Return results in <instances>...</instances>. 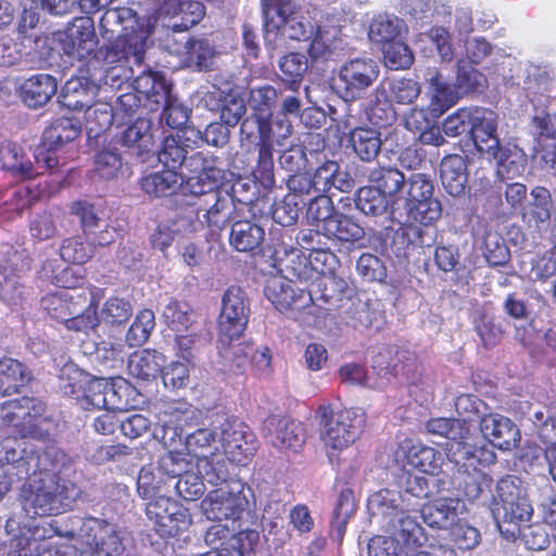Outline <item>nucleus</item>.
I'll return each instance as SVG.
<instances>
[{
    "label": "nucleus",
    "mask_w": 556,
    "mask_h": 556,
    "mask_svg": "<svg viewBox=\"0 0 556 556\" xmlns=\"http://www.w3.org/2000/svg\"><path fill=\"white\" fill-rule=\"evenodd\" d=\"M163 42L164 48L173 54L185 52L189 64L194 65L199 71L212 68L216 51L208 39L198 38L178 42L174 38L170 40V34H166Z\"/></svg>",
    "instance_id": "obj_27"
},
{
    "label": "nucleus",
    "mask_w": 556,
    "mask_h": 556,
    "mask_svg": "<svg viewBox=\"0 0 556 556\" xmlns=\"http://www.w3.org/2000/svg\"><path fill=\"white\" fill-rule=\"evenodd\" d=\"M317 26L312 22L308 13L298 5L294 13L279 26V36L292 40H308L315 34Z\"/></svg>",
    "instance_id": "obj_60"
},
{
    "label": "nucleus",
    "mask_w": 556,
    "mask_h": 556,
    "mask_svg": "<svg viewBox=\"0 0 556 556\" xmlns=\"http://www.w3.org/2000/svg\"><path fill=\"white\" fill-rule=\"evenodd\" d=\"M265 229L256 222L241 219L231 225L229 243L238 252L257 254L262 252Z\"/></svg>",
    "instance_id": "obj_31"
},
{
    "label": "nucleus",
    "mask_w": 556,
    "mask_h": 556,
    "mask_svg": "<svg viewBox=\"0 0 556 556\" xmlns=\"http://www.w3.org/2000/svg\"><path fill=\"white\" fill-rule=\"evenodd\" d=\"M0 163L3 169L12 172L21 178H33L46 172L29 160H24L23 148L11 141L0 146Z\"/></svg>",
    "instance_id": "obj_38"
},
{
    "label": "nucleus",
    "mask_w": 556,
    "mask_h": 556,
    "mask_svg": "<svg viewBox=\"0 0 556 556\" xmlns=\"http://www.w3.org/2000/svg\"><path fill=\"white\" fill-rule=\"evenodd\" d=\"M77 549L75 545L63 546L59 541L50 538L42 542H38L36 539H30L26 535H17L11 538L8 543H4L0 547V554H7L8 556H42L48 554L49 556H72Z\"/></svg>",
    "instance_id": "obj_24"
},
{
    "label": "nucleus",
    "mask_w": 556,
    "mask_h": 556,
    "mask_svg": "<svg viewBox=\"0 0 556 556\" xmlns=\"http://www.w3.org/2000/svg\"><path fill=\"white\" fill-rule=\"evenodd\" d=\"M328 238H330L333 248L339 250H351L355 247L362 248L365 240V229L351 216L343 213H337L328 220L326 227L321 228Z\"/></svg>",
    "instance_id": "obj_26"
},
{
    "label": "nucleus",
    "mask_w": 556,
    "mask_h": 556,
    "mask_svg": "<svg viewBox=\"0 0 556 556\" xmlns=\"http://www.w3.org/2000/svg\"><path fill=\"white\" fill-rule=\"evenodd\" d=\"M40 477H62L73 469L74 460L62 448L51 445L40 454Z\"/></svg>",
    "instance_id": "obj_61"
},
{
    "label": "nucleus",
    "mask_w": 556,
    "mask_h": 556,
    "mask_svg": "<svg viewBox=\"0 0 556 556\" xmlns=\"http://www.w3.org/2000/svg\"><path fill=\"white\" fill-rule=\"evenodd\" d=\"M355 207L366 216L379 217L387 215L392 206V200L384 197L372 186L362 187L355 193Z\"/></svg>",
    "instance_id": "obj_54"
},
{
    "label": "nucleus",
    "mask_w": 556,
    "mask_h": 556,
    "mask_svg": "<svg viewBox=\"0 0 556 556\" xmlns=\"http://www.w3.org/2000/svg\"><path fill=\"white\" fill-rule=\"evenodd\" d=\"M99 30L110 43L98 49L97 58H105L112 63L129 53L137 62L144 60L149 33L144 21L132 9H106L99 21Z\"/></svg>",
    "instance_id": "obj_3"
},
{
    "label": "nucleus",
    "mask_w": 556,
    "mask_h": 556,
    "mask_svg": "<svg viewBox=\"0 0 556 556\" xmlns=\"http://www.w3.org/2000/svg\"><path fill=\"white\" fill-rule=\"evenodd\" d=\"M79 538L88 549L80 554L94 553L99 556H119L125 547L116 527L106 520L89 517L81 522Z\"/></svg>",
    "instance_id": "obj_14"
},
{
    "label": "nucleus",
    "mask_w": 556,
    "mask_h": 556,
    "mask_svg": "<svg viewBox=\"0 0 556 556\" xmlns=\"http://www.w3.org/2000/svg\"><path fill=\"white\" fill-rule=\"evenodd\" d=\"M156 155L167 169L180 170L178 174L182 176L194 174V177H189L188 187L192 184H220L226 179V170L219 166L218 159L198 151L185 135L167 136Z\"/></svg>",
    "instance_id": "obj_4"
},
{
    "label": "nucleus",
    "mask_w": 556,
    "mask_h": 556,
    "mask_svg": "<svg viewBox=\"0 0 556 556\" xmlns=\"http://www.w3.org/2000/svg\"><path fill=\"white\" fill-rule=\"evenodd\" d=\"M279 97L280 91L269 84L250 87L247 103L252 110L256 122L271 116L274 109L278 104Z\"/></svg>",
    "instance_id": "obj_46"
},
{
    "label": "nucleus",
    "mask_w": 556,
    "mask_h": 556,
    "mask_svg": "<svg viewBox=\"0 0 556 556\" xmlns=\"http://www.w3.org/2000/svg\"><path fill=\"white\" fill-rule=\"evenodd\" d=\"M92 362L99 366V370H116L123 367L128 353L121 342L101 341L94 345L91 352Z\"/></svg>",
    "instance_id": "obj_58"
},
{
    "label": "nucleus",
    "mask_w": 556,
    "mask_h": 556,
    "mask_svg": "<svg viewBox=\"0 0 556 556\" xmlns=\"http://www.w3.org/2000/svg\"><path fill=\"white\" fill-rule=\"evenodd\" d=\"M264 432L269 443L277 448L296 451L303 445L306 438L303 425L286 417H268L264 422Z\"/></svg>",
    "instance_id": "obj_25"
},
{
    "label": "nucleus",
    "mask_w": 556,
    "mask_h": 556,
    "mask_svg": "<svg viewBox=\"0 0 556 556\" xmlns=\"http://www.w3.org/2000/svg\"><path fill=\"white\" fill-rule=\"evenodd\" d=\"M387 87V99L401 105L412 104L420 94V85L412 78H391L381 83Z\"/></svg>",
    "instance_id": "obj_64"
},
{
    "label": "nucleus",
    "mask_w": 556,
    "mask_h": 556,
    "mask_svg": "<svg viewBox=\"0 0 556 556\" xmlns=\"http://www.w3.org/2000/svg\"><path fill=\"white\" fill-rule=\"evenodd\" d=\"M80 494V488L63 477L34 478L28 482L24 508L38 516L58 515L70 509Z\"/></svg>",
    "instance_id": "obj_6"
},
{
    "label": "nucleus",
    "mask_w": 556,
    "mask_h": 556,
    "mask_svg": "<svg viewBox=\"0 0 556 556\" xmlns=\"http://www.w3.org/2000/svg\"><path fill=\"white\" fill-rule=\"evenodd\" d=\"M355 509L353 492L349 489L342 490L339 494L330 521L329 534L333 542L340 543L342 541L346 525L354 516Z\"/></svg>",
    "instance_id": "obj_53"
},
{
    "label": "nucleus",
    "mask_w": 556,
    "mask_h": 556,
    "mask_svg": "<svg viewBox=\"0 0 556 556\" xmlns=\"http://www.w3.org/2000/svg\"><path fill=\"white\" fill-rule=\"evenodd\" d=\"M480 430L493 446L503 451L517 447L521 439L520 431L513 420L496 413L481 417Z\"/></svg>",
    "instance_id": "obj_21"
},
{
    "label": "nucleus",
    "mask_w": 556,
    "mask_h": 556,
    "mask_svg": "<svg viewBox=\"0 0 556 556\" xmlns=\"http://www.w3.org/2000/svg\"><path fill=\"white\" fill-rule=\"evenodd\" d=\"M46 405L42 401L23 396L8 404L5 419L14 426L30 425L31 421L45 413Z\"/></svg>",
    "instance_id": "obj_55"
},
{
    "label": "nucleus",
    "mask_w": 556,
    "mask_h": 556,
    "mask_svg": "<svg viewBox=\"0 0 556 556\" xmlns=\"http://www.w3.org/2000/svg\"><path fill=\"white\" fill-rule=\"evenodd\" d=\"M554 210L552 193L542 186L530 191V200L522 214L523 220L530 226L542 228L548 225Z\"/></svg>",
    "instance_id": "obj_37"
},
{
    "label": "nucleus",
    "mask_w": 556,
    "mask_h": 556,
    "mask_svg": "<svg viewBox=\"0 0 556 556\" xmlns=\"http://www.w3.org/2000/svg\"><path fill=\"white\" fill-rule=\"evenodd\" d=\"M418 501L422 520L431 528L450 529L457 523L458 515L464 504L458 498L441 497L428 504Z\"/></svg>",
    "instance_id": "obj_28"
},
{
    "label": "nucleus",
    "mask_w": 556,
    "mask_h": 556,
    "mask_svg": "<svg viewBox=\"0 0 556 556\" xmlns=\"http://www.w3.org/2000/svg\"><path fill=\"white\" fill-rule=\"evenodd\" d=\"M340 314L345 323L355 329L379 330L382 325L380 312L372 309L367 302L357 298H352Z\"/></svg>",
    "instance_id": "obj_40"
},
{
    "label": "nucleus",
    "mask_w": 556,
    "mask_h": 556,
    "mask_svg": "<svg viewBox=\"0 0 556 556\" xmlns=\"http://www.w3.org/2000/svg\"><path fill=\"white\" fill-rule=\"evenodd\" d=\"M497 125L498 117L495 112L476 108L469 136L476 149L485 157L496 155V149L502 146L497 137Z\"/></svg>",
    "instance_id": "obj_20"
},
{
    "label": "nucleus",
    "mask_w": 556,
    "mask_h": 556,
    "mask_svg": "<svg viewBox=\"0 0 556 556\" xmlns=\"http://www.w3.org/2000/svg\"><path fill=\"white\" fill-rule=\"evenodd\" d=\"M93 87L85 78H71L62 87L59 103L72 111L87 108L92 99Z\"/></svg>",
    "instance_id": "obj_48"
},
{
    "label": "nucleus",
    "mask_w": 556,
    "mask_h": 556,
    "mask_svg": "<svg viewBox=\"0 0 556 556\" xmlns=\"http://www.w3.org/2000/svg\"><path fill=\"white\" fill-rule=\"evenodd\" d=\"M320 438L326 447L341 451L358 438L365 422L364 413L357 408L334 410L330 406L318 409Z\"/></svg>",
    "instance_id": "obj_8"
},
{
    "label": "nucleus",
    "mask_w": 556,
    "mask_h": 556,
    "mask_svg": "<svg viewBox=\"0 0 556 556\" xmlns=\"http://www.w3.org/2000/svg\"><path fill=\"white\" fill-rule=\"evenodd\" d=\"M349 140L355 154L364 162L374 161L382 146L380 131L372 127L352 129Z\"/></svg>",
    "instance_id": "obj_45"
},
{
    "label": "nucleus",
    "mask_w": 556,
    "mask_h": 556,
    "mask_svg": "<svg viewBox=\"0 0 556 556\" xmlns=\"http://www.w3.org/2000/svg\"><path fill=\"white\" fill-rule=\"evenodd\" d=\"M125 59L109 62L105 58H101L106 67L102 75V83L112 89H121L123 85L128 84L134 77V65L140 66L143 61L137 62L135 56L127 53Z\"/></svg>",
    "instance_id": "obj_57"
},
{
    "label": "nucleus",
    "mask_w": 556,
    "mask_h": 556,
    "mask_svg": "<svg viewBox=\"0 0 556 556\" xmlns=\"http://www.w3.org/2000/svg\"><path fill=\"white\" fill-rule=\"evenodd\" d=\"M138 493L143 498H153L162 494L168 495L170 493V484L163 473H160V468L143 467L137 479Z\"/></svg>",
    "instance_id": "obj_62"
},
{
    "label": "nucleus",
    "mask_w": 556,
    "mask_h": 556,
    "mask_svg": "<svg viewBox=\"0 0 556 556\" xmlns=\"http://www.w3.org/2000/svg\"><path fill=\"white\" fill-rule=\"evenodd\" d=\"M253 344L240 342V339L224 341L218 336V356L220 369L226 372L241 375L245 371Z\"/></svg>",
    "instance_id": "obj_32"
},
{
    "label": "nucleus",
    "mask_w": 556,
    "mask_h": 556,
    "mask_svg": "<svg viewBox=\"0 0 556 556\" xmlns=\"http://www.w3.org/2000/svg\"><path fill=\"white\" fill-rule=\"evenodd\" d=\"M264 17L265 41L275 43L279 37V26L294 13L298 8L295 0H261Z\"/></svg>",
    "instance_id": "obj_34"
},
{
    "label": "nucleus",
    "mask_w": 556,
    "mask_h": 556,
    "mask_svg": "<svg viewBox=\"0 0 556 556\" xmlns=\"http://www.w3.org/2000/svg\"><path fill=\"white\" fill-rule=\"evenodd\" d=\"M353 291L349 288L345 280L334 276L321 277L316 283V288L306 293L307 301H321L328 305L327 309H338L341 312L352 299Z\"/></svg>",
    "instance_id": "obj_29"
},
{
    "label": "nucleus",
    "mask_w": 556,
    "mask_h": 556,
    "mask_svg": "<svg viewBox=\"0 0 556 556\" xmlns=\"http://www.w3.org/2000/svg\"><path fill=\"white\" fill-rule=\"evenodd\" d=\"M243 491L244 485L240 481H232L231 484L211 491L201 504L206 518L219 523L225 521L233 532L242 530L237 523L247 513L249 505Z\"/></svg>",
    "instance_id": "obj_9"
},
{
    "label": "nucleus",
    "mask_w": 556,
    "mask_h": 556,
    "mask_svg": "<svg viewBox=\"0 0 556 556\" xmlns=\"http://www.w3.org/2000/svg\"><path fill=\"white\" fill-rule=\"evenodd\" d=\"M4 459L7 465L1 468L0 481L10 482V489L15 481L30 482L34 478L40 477V459L38 453L33 450H7Z\"/></svg>",
    "instance_id": "obj_22"
},
{
    "label": "nucleus",
    "mask_w": 556,
    "mask_h": 556,
    "mask_svg": "<svg viewBox=\"0 0 556 556\" xmlns=\"http://www.w3.org/2000/svg\"><path fill=\"white\" fill-rule=\"evenodd\" d=\"M211 426L219 432L227 459L237 465H247L257 450V441L251 429L227 414H216Z\"/></svg>",
    "instance_id": "obj_10"
},
{
    "label": "nucleus",
    "mask_w": 556,
    "mask_h": 556,
    "mask_svg": "<svg viewBox=\"0 0 556 556\" xmlns=\"http://www.w3.org/2000/svg\"><path fill=\"white\" fill-rule=\"evenodd\" d=\"M256 124L260 139L273 146L283 147L293 130L291 121L285 115L271 114Z\"/></svg>",
    "instance_id": "obj_52"
},
{
    "label": "nucleus",
    "mask_w": 556,
    "mask_h": 556,
    "mask_svg": "<svg viewBox=\"0 0 556 556\" xmlns=\"http://www.w3.org/2000/svg\"><path fill=\"white\" fill-rule=\"evenodd\" d=\"M492 511L501 534L509 541L516 540L522 528H529L533 507L518 477L506 476L497 481Z\"/></svg>",
    "instance_id": "obj_5"
},
{
    "label": "nucleus",
    "mask_w": 556,
    "mask_h": 556,
    "mask_svg": "<svg viewBox=\"0 0 556 556\" xmlns=\"http://www.w3.org/2000/svg\"><path fill=\"white\" fill-rule=\"evenodd\" d=\"M58 91L56 78L49 74H36L21 86V98L25 105L38 109L46 105Z\"/></svg>",
    "instance_id": "obj_33"
},
{
    "label": "nucleus",
    "mask_w": 556,
    "mask_h": 556,
    "mask_svg": "<svg viewBox=\"0 0 556 556\" xmlns=\"http://www.w3.org/2000/svg\"><path fill=\"white\" fill-rule=\"evenodd\" d=\"M184 177L178 172L166 169L144 176L140 186L143 192L151 197H170L181 187Z\"/></svg>",
    "instance_id": "obj_43"
},
{
    "label": "nucleus",
    "mask_w": 556,
    "mask_h": 556,
    "mask_svg": "<svg viewBox=\"0 0 556 556\" xmlns=\"http://www.w3.org/2000/svg\"><path fill=\"white\" fill-rule=\"evenodd\" d=\"M99 39L94 22L90 16L75 17L61 38L65 54L77 60H85L98 52Z\"/></svg>",
    "instance_id": "obj_17"
},
{
    "label": "nucleus",
    "mask_w": 556,
    "mask_h": 556,
    "mask_svg": "<svg viewBox=\"0 0 556 556\" xmlns=\"http://www.w3.org/2000/svg\"><path fill=\"white\" fill-rule=\"evenodd\" d=\"M309 66L308 59L303 53L290 52L282 55L278 61V67L286 88L291 91L298 90Z\"/></svg>",
    "instance_id": "obj_49"
},
{
    "label": "nucleus",
    "mask_w": 556,
    "mask_h": 556,
    "mask_svg": "<svg viewBox=\"0 0 556 556\" xmlns=\"http://www.w3.org/2000/svg\"><path fill=\"white\" fill-rule=\"evenodd\" d=\"M265 295L279 312L300 309L307 301L303 290L296 293L290 282L276 279L266 286Z\"/></svg>",
    "instance_id": "obj_41"
},
{
    "label": "nucleus",
    "mask_w": 556,
    "mask_h": 556,
    "mask_svg": "<svg viewBox=\"0 0 556 556\" xmlns=\"http://www.w3.org/2000/svg\"><path fill=\"white\" fill-rule=\"evenodd\" d=\"M81 126L77 118L59 117L42 134L41 142L34 151L39 168L53 172L64 166L68 160L67 146L80 135Z\"/></svg>",
    "instance_id": "obj_7"
},
{
    "label": "nucleus",
    "mask_w": 556,
    "mask_h": 556,
    "mask_svg": "<svg viewBox=\"0 0 556 556\" xmlns=\"http://www.w3.org/2000/svg\"><path fill=\"white\" fill-rule=\"evenodd\" d=\"M496 155H488V160L496 162V175L502 181L513 180L522 175L526 169V155L518 149L501 146Z\"/></svg>",
    "instance_id": "obj_44"
},
{
    "label": "nucleus",
    "mask_w": 556,
    "mask_h": 556,
    "mask_svg": "<svg viewBox=\"0 0 556 556\" xmlns=\"http://www.w3.org/2000/svg\"><path fill=\"white\" fill-rule=\"evenodd\" d=\"M477 455L453 465V483L469 501L478 500L485 489H490L492 478L477 467Z\"/></svg>",
    "instance_id": "obj_23"
},
{
    "label": "nucleus",
    "mask_w": 556,
    "mask_h": 556,
    "mask_svg": "<svg viewBox=\"0 0 556 556\" xmlns=\"http://www.w3.org/2000/svg\"><path fill=\"white\" fill-rule=\"evenodd\" d=\"M367 180L390 200L406 185V177L395 167L370 168L367 170Z\"/></svg>",
    "instance_id": "obj_51"
},
{
    "label": "nucleus",
    "mask_w": 556,
    "mask_h": 556,
    "mask_svg": "<svg viewBox=\"0 0 556 556\" xmlns=\"http://www.w3.org/2000/svg\"><path fill=\"white\" fill-rule=\"evenodd\" d=\"M399 490L383 488L367 500L369 522L393 536L375 535L367 543L368 556H401L424 546L427 542L424 528L413 516L419 508V500L431 494L424 478L406 471L396 476Z\"/></svg>",
    "instance_id": "obj_1"
},
{
    "label": "nucleus",
    "mask_w": 556,
    "mask_h": 556,
    "mask_svg": "<svg viewBox=\"0 0 556 556\" xmlns=\"http://www.w3.org/2000/svg\"><path fill=\"white\" fill-rule=\"evenodd\" d=\"M427 81L437 91V97L451 108L457 100L472 92H480L486 85V77L473 67V64L467 60H458L456 77L453 86L444 81L443 76L435 70L430 68L427 72Z\"/></svg>",
    "instance_id": "obj_12"
},
{
    "label": "nucleus",
    "mask_w": 556,
    "mask_h": 556,
    "mask_svg": "<svg viewBox=\"0 0 556 556\" xmlns=\"http://www.w3.org/2000/svg\"><path fill=\"white\" fill-rule=\"evenodd\" d=\"M448 109V104L437 97V91H433L431 101L426 109L414 108L405 116V127L412 132L419 134L435 124L438 118Z\"/></svg>",
    "instance_id": "obj_42"
},
{
    "label": "nucleus",
    "mask_w": 556,
    "mask_h": 556,
    "mask_svg": "<svg viewBox=\"0 0 556 556\" xmlns=\"http://www.w3.org/2000/svg\"><path fill=\"white\" fill-rule=\"evenodd\" d=\"M218 185H190V199L169 223L177 235L194 236L205 228L219 233L236 218L232 199Z\"/></svg>",
    "instance_id": "obj_2"
},
{
    "label": "nucleus",
    "mask_w": 556,
    "mask_h": 556,
    "mask_svg": "<svg viewBox=\"0 0 556 556\" xmlns=\"http://www.w3.org/2000/svg\"><path fill=\"white\" fill-rule=\"evenodd\" d=\"M380 76V65L371 58H353L338 70L337 89L345 103L363 99Z\"/></svg>",
    "instance_id": "obj_11"
},
{
    "label": "nucleus",
    "mask_w": 556,
    "mask_h": 556,
    "mask_svg": "<svg viewBox=\"0 0 556 556\" xmlns=\"http://www.w3.org/2000/svg\"><path fill=\"white\" fill-rule=\"evenodd\" d=\"M251 315V301L245 290L231 286L224 292L217 319L218 336L224 340L241 339Z\"/></svg>",
    "instance_id": "obj_13"
},
{
    "label": "nucleus",
    "mask_w": 556,
    "mask_h": 556,
    "mask_svg": "<svg viewBox=\"0 0 556 556\" xmlns=\"http://www.w3.org/2000/svg\"><path fill=\"white\" fill-rule=\"evenodd\" d=\"M31 379L33 374L25 364L11 357L0 359V390L3 395L20 392Z\"/></svg>",
    "instance_id": "obj_39"
},
{
    "label": "nucleus",
    "mask_w": 556,
    "mask_h": 556,
    "mask_svg": "<svg viewBox=\"0 0 556 556\" xmlns=\"http://www.w3.org/2000/svg\"><path fill=\"white\" fill-rule=\"evenodd\" d=\"M441 454L433 447L426 446L421 443L413 441H404L399 445L395 452L396 469L393 472V482L388 488L399 490L395 484L396 476L403 471L416 478H424L426 482L428 479L424 476L412 473L406 469V465L419 469L422 472L434 473L440 467ZM429 486V483H427Z\"/></svg>",
    "instance_id": "obj_16"
},
{
    "label": "nucleus",
    "mask_w": 556,
    "mask_h": 556,
    "mask_svg": "<svg viewBox=\"0 0 556 556\" xmlns=\"http://www.w3.org/2000/svg\"><path fill=\"white\" fill-rule=\"evenodd\" d=\"M129 87L144 100V106L152 112L159 110L160 105L166 101V94L170 91V86L166 83L164 76L151 71L139 74Z\"/></svg>",
    "instance_id": "obj_30"
},
{
    "label": "nucleus",
    "mask_w": 556,
    "mask_h": 556,
    "mask_svg": "<svg viewBox=\"0 0 556 556\" xmlns=\"http://www.w3.org/2000/svg\"><path fill=\"white\" fill-rule=\"evenodd\" d=\"M85 119L89 137H99L111 128L116 116L112 104L98 102L86 108Z\"/></svg>",
    "instance_id": "obj_63"
},
{
    "label": "nucleus",
    "mask_w": 556,
    "mask_h": 556,
    "mask_svg": "<svg viewBox=\"0 0 556 556\" xmlns=\"http://www.w3.org/2000/svg\"><path fill=\"white\" fill-rule=\"evenodd\" d=\"M470 434V425L460 418H453L446 435L445 455L451 464H458L476 455V450L466 440Z\"/></svg>",
    "instance_id": "obj_35"
},
{
    "label": "nucleus",
    "mask_w": 556,
    "mask_h": 556,
    "mask_svg": "<svg viewBox=\"0 0 556 556\" xmlns=\"http://www.w3.org/2000/svg\"><path fill=\"white\" fill-rule=\"evenodd\" d=\"M164 363V356L156 351L143 350L135 352L128 356L129 374L143 381L154 379L161 372Z\"/></svg>",
    "instance_id": "obj_47"
},
{
    "label": "nucleus",
    "mask_w": 556,
    "mask_h": 556,
    "mask_svg": "<svg viewBox=\"0 0 556 556\" xmlns=\"http://www.w3.org/2000/svg\"><path fill=\"white\" fill-rule=\"evenodd\" d=\"M404 30L405 23L397 16L379 14L369 24L368 38L372 42L388 46L395 41Z\"/></svg>",
    "instance_id": "obj_50"
},
{
    "label": "nucleus",
    "mask_w": 556,
    "mask_h": 556,
    "mask_svg": "<svg viewBox=\"0 0 556 556\" xmlns=\"http://www.w3.org/2000/svg\"><path fill=\"white\" fill-rule=\"evenodd\" d=\"M441 182L452 197L465 193L468 181L466 159L458 154L445 156L440 164Z\"/></svg>",
    "instance_id": "obj_36"
},
{
    "label": "nucleus",
    "mask_w": 556,
    "mask_h": 556,
    "mask_svg": "<svg viewBox=\"0 0 556 556\" xmlns=\"http://www.w3.org/2000/svg\"><path fill=\"white\" fill-rule=\"evenodd\" d=\"M154 124L150 118L138 117L117 135L118 142L142 163L155 154Z\"/></svg>",
    "instance_id": "obj_19"
},
{
    "label": "nucleus",
    "mask_w": 556,
    "mask_h": 556,
    "mask_svg": "<svg viewBox=\"0 0 556 556\" xmlns=\"http://www.w3.org/2000/svg\"><path fill=\"white\" fill-rule=\"evenodd\" d=\"M204 540L212 551L201 553L198 556H210L213 552L216 553V556H225L219 551L225 549L224 546L227 540L232 541L231 546L238 551L239 556H244L255 552L253 545L258 541V533L244 530L233 532L228 523L217 522L207 529Z\"/></svg>",
    "instance_id": "obj_18"
},
{
    "label": "nucleus",
    "mask_w": 556,
    "mask_h": 556,
    "mask_svg": "<svg viewBox=\"0 0 556 556\" xmlns=\"http://www.w3.org/2000/svg\"><path fill=\"white\" fill-rule=\"evenodd\" d=\"M146 515L162 536H174L189 523L187 508L162 494L147 504Z\"/></svg>",
    "instance_id": "obj_15"
},
{
    "label": "nucleus",
    "mask_w": 556,
    "mask_h": 556,
    "mask_svg": "<svg viewBox=\"0 0 556 556\" xmlns=\"http://www.w3.org/2000/svg\"><path fill=\"white\" fill-rule=\"evenodd\" d=\"M73 294L68 288H64L49 293L41 299V308L52 319L64 324L68 320V316L77 313V305L73 303Z\"/></svg>",
    "instance_id": "obj_56"
},
{
    "label": "nucleus",
    "mask_w": 556,
    "mask_h": 556,
    "mask_svg": "<svg viewBox=\"0 0 556 556\" xmlns=\"http://www.w3.org/2000/svg\"><path fill=\"white\" fill-rule=\"evenodd\" d=\"M386 236L392 233V239L386 249L394 254L400 261L407 257V250L417 243L421 244L422 230L415 225L402 224L397 229L384 228Z\"/></svg>",
    "instance_id": "obj_59"
}]
</instances>
